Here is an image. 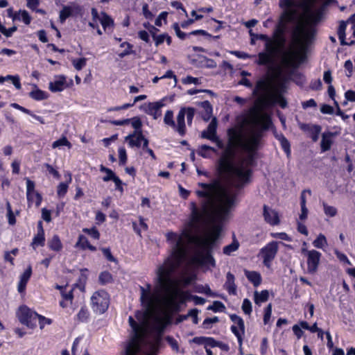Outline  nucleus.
I'll list each match as a JSON object with an SVG mask.
<instances>
[{
    "instance_id": "57",
    "label": "nucleus",
    "mask_w": 355,
    "mask_h": 355,
    "mask_svg": "<svg viewBox=\"0 0 355 355\" xmlns=\"http://www.w3.org/2000/svg\"><path fill=\"white\" fill-rule=\"evenodd\" d=\"M218 322V317H214V318H209L204 320L203 322V326L205 328L208 329L209 328V325L213 323H216Z\"/></svg>"
},
{
    "instance_id": "51",
    "label": "nucleus",
    "mask_w": 355,
    "mask_h": 355,
    "mask_svg": "<svg viewBox=\"0 0 355 355\" xmlns=\"http://www.w3.org/2000/svg\"><path fill=\"white\" fill-rule=\"evenodd\" d=\"M34 316L38 318L39 322L40 324V328L42 329L44 324H50L51 323V320L49 318H46L44 316L39 315L37 313H34Z\"/></svg>"
},
{
    "instance_id": "47",
    "label": "nucleus",
    "mask_w": 355,
    "mask_h": 355,
    "mask_svg": "<svg viewBox=\"0 0 355 355\" xmlns=\"http://www.w3.org/2000/svg\"><path fill=\"white\" fill-rule=\"evenodd\" d=\"M83 232L87 233L88 234H89L91 236H92L95 239H99L100 234H99L98 231L95 227L92 228V229L85 228L83 230Z\"/></svg>"
},
{
    "instance_id": "24",
    "label": "nucleus",
    "mask_w": 355,
    "mask_h": 355,
    "mask_svg": "<svg viewBox=\"0 0 355 355\" xmlns=\"http://www.w3.org/2000/svg\"><path fill=\"white\" fill-rule=\"evenodd\" d=\"M254 302L257 304H259L262 302H265L268 300L269 293L267 290L262 291L261 292L255 291L254 293Z\"/></svg>"
},
{
    "instance_id": "42",
    "label": "nucleus",
    "mask_w": 355,
    "mask_h": 355,
    "mask_svg": "<svg viewBox=\"0 0 355 355\" xmlns=\"http://www.w3.org/2000/svg\"><path fill=\"white\" fill-rule=\"evenodd\" d=\"M86 58H82L72 61L73 65L76 70H80L86 64Z\"/></svg>"
},
{
    "instance_id": "64",
    "label": "nucleus",
    "mask_w": 355,
    "mask_h": 355,
    "mask_svg": "<svg viewBox=\"0 0 355 355\" xmlns=\"http://www.w3.org/2000/svg\"><path fill=\"white\" fill-rule=\"evenodd\" d=\"M182 82L184 84L193 83V84L196 85V84H198V79L196 78H193L192 76H188L185 78L183 79Z\"/></svg>"
},
{
    "instance_id": "16",
    "label": "nucleus",
    "mask_w": 355,
    "mask_h": 355,
    "mask_svg": "<svg viewBox=\"0 0 355 355\" xmlns=\"http://www.w3.org/2000/svg\"><path fill=\"white\" fill-rule=\"evenodd\" d=\"M347 22L345 21H340L338 28L337 33H338V38H339L342 45L351 46V45L355 44V41L351 40L349 42H347L345 41V37H346L345 31H346V28H347Z\"/></svg>"
},
{
    "instance_id": "6",
    "label": "nucleus",
    "mask_w": 355,
    "mask_h": 355,
    "mask_svg": "<svg viewBox=\"0 0 355 355\" xmlns=\"http://www.w3.org/2000/svg\"><path fill=\"white\" fill-rule=\"evenodd\" d=\"M92 302L97 311L103 313L109 306V295L104 291L95 292L92 296Z\"/></svg>"
},
{
    "instance_id": "58",
    "label": "nucleus",
    "mask_w": 355,
    "mask_h": 355,
    "mask_svg": "<svg viewBox=\"0 0 355 355\" xmlns=\"http://www.w3.org/2000/svg\"><path fill=\"white\" fill-rule=\"evenodd\" d=\"M42 217L46 222L49 223L51 220V211L46 208L42 209Z\"/></svg>"
},
{
    "instance_id": "63",
    "label": "nucleus",
    "mask_w": 355,
    "mask_h": 355,
    "mask_svg": "<svg viewBox=\"0 0 355 355\" xmlns=\"http://www.w3.org/2000/svg\"><path fill=\"white\" fill-rule=\"evenodd\" d=\"M142 11L143 14L145 16L146 19H152L153 18V14L152 12L148 10V6L146 3L142 7Z\"/></svg>"
},
{
    "instance_id": "14",
    "label": "nucleus",
    "mask_w": 355,
    "mask_h": 355,
    "mask_svg": "<svg viewBox=\"0 0 355 355\" xmlns=\"http://www.w3.org/2000/svg\"><path fill=\"white\" fill-rule=\"evenodd\" d=\"M218 121L216 117H213L211 121L208 125V127L206 130H204L201 133V137L203 139H207L210 141H212L217 137L216 135V128H217Z\"/></svg>"
},
{
    "instance_id": "41",
    "label": "nucleus",
    "mask_w": 355,
    "mask_h": 355,
    "mask_svg": "<svg viewBox=\"0 0 355 355\" xmlns=\"http://www.w3.org/2000/svg\"><path fill=\"white\" fill-rule=\"evenodd\" d=\"M207 150L215 151V149L209 146L202 145L198 150V155L203 157H208L209 155L207 153Z\"/></svg>"
},
{
    "instance_id": "62",
    "label": "nucleus",
    "mask_w": 355,
    "mask_h": 355,
    "mask_svg": "<svg viewBox=\"0 0 355 355\" xmlns=\"http://www.w3.org/2000/svg\"><path fill=\"white\" fill-rule=\"evenodd\" d=\"M168 13L166 12H162L159 14L158 17L155 19V24L157 26L162 25V19L166 20Z\"/></svg>"
},
{
    "instance_id": "17",
    "label": "nucleus",
    "mask_w": 355,
    "mask_h": 355,
    "mask_svg": "<svg viewBox=\"0 0 355 355\" xmlns=\"http://www.w3.org/2000/svg\"><path fill=\"white\" fill-rule=\"evenodd\" d=\"M65 85V78L64 76H60L58 79L49 83V89L53 92H61L64 89Z\"/></svg>"
},
{
    "instance_id": "1",
    "label": "nucleus",
    "mask_w": 355,
    "mask_h": 355,
    "mask_svg": "<svg viewBox=\"0 0 355 355\" xmlns=\"http://www.w3.org/2000/svg\"><path fill=\"white\" fill-rule=\"evenodd\" d=\"M202 189L196 191L200 198V210L195 202L191 203V218L187 227L178 236L170 232L166 234L168 241L175 242L171 255L163 263L159 265L155 271V277L159 268L165 266L170 269V277L180 288V280L175 277L174 272L180 265L187 254L186 243L190 245V262L198 266H216L211 255L213 245L218 239L221 227L214 225L210 231L199 234L201 223L206 220L220 222L227 218L231 209L235 205L236 193L223 185L220 179H214L211 183H198Z\"/></svg>"
},
{
    "instance_id": "50",
    "label": "nucleus",
    "mask_w": 355,
    "mask_h": 355,
    "mask_svg": "<svg viewBox=\"0 0 355 355\" xmlns=\"http://www.w3.org/2000/svg\"><path fill=\"white\" fill-rule=\"evenodd\" d=\"M198 310L194 309L190 310L187 315L184 316V318H187L188 317L191 316L193 318V323L197 324L198 323Z\"/></svg>"
},
{
    "instance_id": "21",
    "label": "nucleus",
    "mask_w": 355,
    "mask_h": 355,
    "mask_svg": "<svg viewBox=\"0 0 355 355\" xmlns=\"http://www.w3.org/2000/svg\"><path fill=\"white\" fill-rule=\"evenodd\" d=\"M245 275L250 282H251L254 286H258L261 282V277L260 274L256 271H249L245 270Z\"/></svg>"
},
{
    "instance_id": "7",
    "label": "nucleus",
    "mask_w": 355,
    "mask_h": 355,
    "mask_svg": "<svg viewBox=\"0 0 355 355\" xmlns=\"http://www.w3.org/2000/svg\"><path fill=\"white\" fill-rule=\"evenodd\" d=\"M277 250L278 243L276 241L269 243L261 250V253L263 255L265 266H270V263L275 257Z\"/></svg>"
},
{
    "instance_id": "20",
    "label": "nucleus",
    "mask_w": 355,
    "mask_h": 355,
    "mask_svg": "<svg viewBox=\"0 0 355 355\" xmlns=\"http://www.w3.org/2000/svg\"><path fill=\"white\" fill-rule=\"evenodd\" d=\"M198 104L204 110V112L202 114V118L205 121H209L212 115V106L211 103L209 101H205L203 102H200Z\"/></svg>"
},
{
    "instance_id": "59",
    "label": "nucleus",
    "mask_w": 355,
    "mask_h": 355,
    "mask_svg": "<svg viewBox=\"0 0 355 355\" xmlns=\"http://www.w3.org/2000/svg\"><path fill=\"white\" fill-rule=\"evenodd\" d=\"M345 98L350 102L355 103V91L349 89L345 93Z\"/></svg>"
},
{
    "instance_id": "39",
    "label": "nucleus",
    "mask_w": 355,
    "mask_h": 355,
    "mask_svg": "<svg viewBox=\"0 0 355 355\" xmlns=\"http://www.w3.org/2000/svg\"><path fill=\"white\" fill-rule=\"evenodd\" d=\"M326 244V238L322 234H320L318 237L313 241L314 246L318 248H323Z\"/></svg>"
},
{
    "instance_id": "10",
    "label": "nucleus",
    "mask_w": 355,
    "mask_h": 355,
    "mask_svg": "<svg viewBox=\"0 0 355 355\" xmlns=\"http://www.w3.org/2000/svg\"><path fill=\"white\" fill-rule=\"evenodd\" d=\"M26 180L27 200L29 202H31L33 200V193H35L36 198L35 205L38 207L42 202V196L39 193L35 192V182L28 178H26Z\"/></svg>"
},
{
    "instance_id": "23",
    "label": "nucleus",
    "mask_w": 355,
    "mask_h": 355,
    "mask_svg": "<svg viewBox=\"0 0 355 355\" xmlns=\"http://www.w3.org/2000/svg\"><path fill=\"white\" fill-rule=\"evenodd\" d=\"M68 175V180L66 181V182H61L59 184L57 188V193L59 197H63L68 189L69 184L71 182V173H67Z\"/></svg>"
},
{
    "instance_id": "61",
    "label": "nucleus",
    "mask_w": 355,
    "mask_h": 355,
    "mask_svg": "<svg viewBox=\"0 0 355 355\" xmlns=\"http://www.w3.org/2000/svg\"><path fill=\"white\" fill-rule=\"evenodd\" d=\"M125 46H126L127 48L123 51V52L119 54V56L121 58H123L124 56L129 55L130 53V49H131L132 46L128 42H123L121 44V47H124Z\"/></svg>"
},
{
    "instance_id": "19",
    "label": "nucleus",
    "mask_w": 355,
    "mask_h": 355,
    "mask_svg": "<svg viewBox=\"0 0 355 355\" xmlns=\"http://www.w3.org/2000/svg\"><path fill=\"white\" fill-rule=\"evenodd\" d=\"M225 286L230 294H236V286L234 282V276L230 272L227 273V281L225 284Z\"/></svg>"
},
{
    "instance_id": "13",
    "label": "nucleus",
    "mask_w": 355,
    "mask_h": 355,
    "mask_svg": "<svg viewBox=\"0 0 355 355\" xmlns=\"http://www.w3.org/2000/svg\"><path fill=\"white\" fill-rule=\"evenodd\" d=\"M298 125L302 130L310 135V137L312 138L313 141H316L318 139L319 134L321 131V128L319 125L303 123H299Z\"/></svg>"
},
{
    "instance_id": "44",
    "label": "nucleus",
    "mask_w": 355,
    "mask_h": 355,
    "mask_svg": "<svg viewBox=\"0 0 355 355\" xmlns=\"http://www.w3.org/2000/svg\"><path fill=\"white\" fill-rule=\"evenodd\" d=\"M224 309H225L224 304L222 302H219V301L214 302L213 304L210 305L208 307L209 310H212L214 311H221V310H223Z\"/></svg>"
},
{
    "instance_id": "4",
    "label": "nucleus",
    "mask_w": 355,
    "mask_h": 355,
    "mask_svg": "<svg viewBox=\"0 0 355 355\" xmlns=\"http://www.w3.org/2000/svg\"><path fill=\"white\" fill-rule=\"evenodd\" d=\"M261 130L250 128L241 132L236 128L227 130V143L224 146L216 137L212 140L223 149L217 162L220 178L227 184L240 189L250 182L252 170L261 146Z\"/></svg>"
},
{
    "instance_id": "60",
    "label": "nucleus",
    "mask_w": 355,
    "mask_h": 355,
    "mask_svg": "<svg viewBox=\"0 0 355 355\" xmlns=\"http://www.w3.org/2000/svg\"><path fill=\"white\" fill-rule=\"evenodd\" d=\"M205 345L206 348L207 346H210L211 347H214L216 346H220V344L218 342L216 341L212 338H206V341H205Z\"/></svg>"
},
{
    "instance_id": "15",
    "label": "nucleus",
    "mask_w": 355,
    "mask_h": 355,
    "mask_svg": "<svg viewBox=\"0 0 355 355\" xmlns=\"http://www.w3.org/2000/svg\"><path fill=\"white\" fill-rule=\"evenodd\" d=\"M185 114L186 112H184V110L180 109L177 116V125H175V128L178 132L182 136L184 135L186 132Z\"/></svg>"
},
{
    "instance_id": "55",
    "label": "nucleus",
    "mask_w": 355,
    "mask_h": 355,
    "mask_svg": "<svg viewBox=\"0 0 355 355\" xmlns=\"http://www.w3.org/2000/svg\"><path fill=\"white\" fill-rule=\"evenodd\" d=\"M166 340L171 346L173 349L175 350L176 352H178V349H179L178 344L174 338H173L171 336H167L166 338Z\"/></svg>"
},
{
    "instance_id": "32",
    "label": "nucleus",
    "mask_w": 355,
    "mask_h": 355,
    "mask_svg": "<svg viewBox=\"0 0 355 355\" xmlns=\"http://www.w3.org/2000/svg\"><path fill=\"white\" fill-rule=\"evenodd\" d=\"M71 15V8L69 6H64L60 12V20L63 23L67 18Z\"/></svg>"
},
{
    "instance_id": "48",
    "label": "nucleus",
    "mask_w": 355,
    "mask_h": 355,
    "mask_svg": "<svg viewBox=\"0 0 355 355\" xmlns=\"http://www.w3.org/2000/svg\"><path fill=\"white\" fill-rule=\"evenodd\" d=\"M334 253L336 254L338 259L341 261V262H343L344 263H347L348 265H351V262L349 261V260L348 259L347 257L345 254H343L340 252H338V250H334Z\"/></svg>"
},
{
    "instance_id": "8",
    "label": "nucleus",
    "mask_w": 355,
    "mask_h": 355,
    "mask_svg": "<svg viewBox=\"0 0 355 355\" xmlns=\"http://www.w3.org/2000/svg\"><path fill=\"white\" fill-rule=\"evenodd\" d=\"M302 251L306 252L307 256L308 272L309 273L315 272L319 264L320 254L314 250H306L303 249Z\"/></svg>"
},
{
    "instance_id": "34",
    "label": "nucleus",
    "mask_w": 355,
    "mask_h": 355,
    "mask_svg": "<svg viewBox=\"0 0 355 355\" xmlns=\"http://www.w3.org/2000/svg\"><path fill=\"white\" fill-rule=\"evenodd\" d=\"M239 245L237 241H234L223 248V253L227 255H230L232 252L236 251L238 249Z\"/></svg>"
},
{
    "instance_id": "30",
    "label": "nucleus",
    "mask_w": 355,
    "mask_h": 355,
    "mask_svg": "<svg viewBox=\"0 0 355 355\" xmlns=\"http://www.w3.org/2000/svg\"><path fill=\"white\" fill-rule=\"evenodd\" d=\"M164 122L166 125L175 128V123L173 120V112L171 110H168L164 117Z\"/></svg>"
},
{
    "instance_id": "28",
    "label": "nucleus",
    "mask_w": 355,
    "mask_h": 355,
    "mask_svg": "<svg viewBox=\"0 0 355 355\" xmlns=\"http://www.w3.org/2000/svg\"><path fill=\"white\" fill-rule=\"evenodd\" d=\"M15 19H21L26 24L28 25L31 23V17L26 10H22L20 11L18 14H15L13 20Z\"/></svg>"
},
{
    "instance_id": "37",
    "label": "nucleus",
    "mask_w": 355,
    "mask_h": 355,
    "mask_svg": "<svg viewBox=\"0 0 355 355\" xmlns=\"http://www.w3.org/2000/svg\"><path fill=\"white\" fill-rule=\"evenodd\" d=\"M112 280V276L109 272H103L99 275V281L103 284L111 282Z\"/></svg>"
},
{
    "instance_id": "56",
    "label": "nucleus",
    "mask_w": 355,
    "mask_h": 355,
    "mask_svg": "<svg viewBox=\"0 0 355 355\" xmlns=\"http://www.w3.org/2000/svg\"><path fill=\"white\" fill-rule=\"evenodd\" d=\"M102 252L110 261L116 262V259L112 256L109 248H102Z\"/></svg>"
},
{
    "instance_id": "3",
    "label": "nucleus",
    "mask_w": 355,
    "mask_h": 355,
    "mask_svg": "<svg viewBox=\"0 0 355 355\" xmlns=\"http://www.w3.org/2000/svg\"><path fill=\"white\" fill-rule=\"evenodd\" d=\"M169 272L170 269L162 266L155 277V291L159 295L152 292L150 284L140 286V300L144 311H137L135 315L140 324L136 322L132 316L129 317L132 333L122 355H137L139 353L150 319L153 320V328L162 334L170 322V315L179 311L180 304L187 300L188 293L177 288L175 282L170 277Z\"/></svg>"
},
{
    "instance_id": "25",
    "label": "nucleus",
    "mask_w": 355,
    "mask_h": 355,
    "mask_svg": "<svg viewBox=\"0 0 355 355\" xmlns=\"http://www.w3.org/2000/svg\"><path fill=\"white\" fill-rule=\"evenodd\" d=\"M332 134L330 132L324 133L321 141V148L326 151L331 148Z\"/></svg>"
},
{
    "instance_id": "22",
    "label": "nucleus",
    "mask_w": 355,
    "mask_h": 355,
    "mask_svg": "<svg viewBox=\"0 0 355 355\" xmlns=\"http://www.w3.org/2000/svg\"><path fill=\"white\" fill-rule=\"evenodd\" d=\"M49 248L53 251L60 252L62 249V242L58 235H54L48 241Z\"/></svg>"
},
{
    "instance_id": "5",
    "label": "nucleus",
    "mask_w": 355,
    "mask_h": 355,
    "mask_svg": "<svg viewBox=\"0 0 355 355\" xmlns=\"http://www.w3.org/2000/svg\"><path fill=\"white\" fill-rule=\"evenodd\" d=\"M302 54L295 52L292 49L286 51L282 56L280 64L270 66V76L259 80L252 95L258 96L254 105L250 109L249 123L254 126L260 125V128L255 130H268L271 124V119L267 113H263L265 106L279 103L282 108L287 107L286 99L282 94L286 92L288 82L293 73V71L298 68L302 62Z\"/></svg>"
},
{
    "instance_id": "52",
    "label": "nucleus",
    "mask_w": 355,
    "mask_h": 355,
    "mask_svg": "<svg viewBox=\"0 0 355 355\" xmlns=\"http://www.w3.org/2000/svg\"><path fill=\"white\" fill-rule=\"evenodd\" d=\"M166 37V34H161L159 35H155V33H153V37L155 42V45L159 46L165 40V37Z\"/></svg>"
},
{
    "instance_id": "11",
    "label": "nucleus",
    "mask_w": 355,
    "mask_h": 355,
    "mask_svg": "<svg viewBox=\"0 0 355 355\" xmlns=\"http://www.w3.org/2000/svg\"><path fill=\"white\" fill-rule=\"evenodd\" d=\"M145 139L141 130H135L132 134L125 137V141L128 142L130 147H140L141 142H143Z\"/></svg>"
},
{
    "instance_id": "35",
    "label": "nucleus",
    "mask_w": 355,
    "mask_h": 355,
    "mask_svg": "<svg viewBox=\"0 0 355 355\" xmlns=\"http://www.w3.org/2000/svg\"><path fill=\"white\" fill-rule=\"evenodd\" d=\"M181 110H184V112H186L185 116H187V123L191 125L195 115V109L193 107H182Z\"/></svg>"
},
{
    "instance_id": "31",
    "label": "nucleus",
    "mask_w": 355,
    "mask_h": 355,
    "mask_svg": "<svg viewBox=\"0 0 355 355\" xmlns=\"http://www.w3.org/2000/svg\"><path fill=\"white\" fill-rule=\"evenodd\" d=\"M44 233H37V235L34 237L31 245L34 248L35 245L43 246L44 245Z\"/></svg>"
},
{
    "instance_id": "2",
    "label": "nucleus",
    "mask_w": 355,
    "mask_h": 355,
    "mask_svg": "<svg viewBox=\"0 0 355 355\" xmlns=\"http://www.w3.org/2000/svg\"><path fill=\"white\" fill-rule=\"evenodd\" d=\"M332 0H280L285 9L280 21L269 38L266 35H257L265 40V52L259 53L257 64L275 66L276 55L280 53L279 63L283 54L293 49L302 54V62L306 59L307 48L315 38L314 26L321 20L327 7Z\"/></svg>"
},
{
    "instance_id": "49",
    "label": "nucleus",
    "mask_w": 355,
    "mask_h": 355,
    "mask_svg": "<svg viewBox=\"0 0 355 355\" xmlns=\"http://www.w3.org/2000/svg\"><path fill=\"white\" fill-rule=\"evenodd\" d=\"M271 313H272V304H268V306L266 309L265 314L263 316V322L265 324H267L268 322V321L270 318V316H271Z\"/></svg>"
},
{
    "instance_id": "45",
    "label": "nucleus",
    "mask_w": 355,
    "mask_h": 355,
    "mask_svg": "<svg viewBox=\"0 0 355 355\" xmlns=\"http://www.w3.org/2000/svg\"><path fill=\"white\" fill-rule=\"evenodd\" d=\"M119 158L120 164H125L127 161L126 151L124 148H120L119 149Z\"/></svg>"
},
{
    "instance_id": "18",
    "label": "nucleus",
    "mask_w": 355,
    "mask_h": 355,
    "mask_svg": "<svg viewBox=\"0 0 355 355\" xmlns=\"http://www.w3.org/2000/svg\"><path fill=\"white\" fill-rule=\"evenodd\" d=\"M19 318L21 323L28 324L30 319L34 315L27 307H21L19 310Z\"/></svg>"
},
{
    "instance_id": "43",
    "label": "nucleus",
    "mask_w": 355,
    "mask_h": 355,
    "mask_svg": "<svg viewBox=\"0 0 355 355\" xmlns=\"http://www.w3.org/2000/svg\"><path fill=\"white\" fill-rule=\"evenodd\" d=\"M242 309L245 314L250 315L252 312V304L249 300L245 299L243 302Z\"/></svg>"
},
{
    "instance_id": "46",
    "label": "nucleus",
    "mask_w": 355,
    "mask_h": 355,
    "mask_svg": "<svg viewBox=\"0 0 355 355\" xmlns=\"http://www.w3.org/2000/svg\"><path fill=\"white\" fill-rule=\"evenodd\" d=\"M173 28L175 32L176 35L181 40L185 39L187 34L181 31L179 24L178 23H175L173 25Z\"/></svg>"
},
{
    "instance_id": "29",
    "label": "nucleus",
    "mask_w": 355,
    "mask_h": 355,
    "mask_svg": "<svg viewBox=\"0 0 355 355\" xmlns=\"http://www.w3.org/2000/svg\"><path fill=\"white\" fill-rule=\"evenodd\" d=\"M103 180L104 182H108L110 180H113L114 182L115 183L116 188L117 189H119L121 193H122L123 191V189L122 187V182L117 176L115 175V174L114 175H112V178L103 177Z\"/></svg>"
},
{
    "instance_id": "33",
    "label": "nucleus",
    "mask_w": 355,
    "mask_h": 355,
    "mask_svg": "<svg viewBox=\"0 0 355 355\" xmlns=\"http://www.w3.org/2000/svg\"><path fill=\"white\" fill-rule=\"evenodd\" d=\"M62 146H66L69 148H70L71 147V143L67 140V137H62L60 139L54 141L52 144V147L53 148H58V147Z\"/></svg>"
},
{
    "instance_id": "53",
    "label": "nucleus",
    "mask_w": 355,
    "mask_h": 355,
    "mask_svg": "<svg viewBox=\"0 0 355 355\" xmlns=\"http://www.w3.org/2000/svg\"><path fill=\"white\" fill-rule=\"evenodd\" d=\"M131 124H132V126L135 129V130H137V131L141 130L140 128L142 125V123L139 118H137V117L133 118L131 120Z\"/></svg>"
},
{
    "instance_id": "38",
    "label": "nucleus",
    "mask_w": 355,
    "mask_h": 355,
    "mask_svg": "<svg viewBox=\"0 0 355 355\" xmlns=\"http://www.w3.org/2000/svg\"><path fill=\"white\" fill-rule=\"evenodd\" d=\"M282 148L288 155L290 154V143L284 136L281 135L279 137Z\"/></svg>"
},
{
    "instance_id": "9",
    "label": "nucleus",
    "mask_w": 355,
    "mask_h": 355,
    "mask_svg": "<svg viewBox=\"0 0 355 355\" xmlns=\"http://www.w3.org/2000/svg\"><path fill=\"white\" fill-rule=\"evenodd\" d=\"M164 105L163 100L148 103L144 105V111L146 114L153 116L154 119H157L162 115L161 108Z\"/></svg>"
},
{
    "instance_id": "26",
    "label": "nucleus",
    "mask_w": 355,
    "mask_h": 355,
    "mask_svg": "<svg viewBox=\"0 0 355 355\" xmlns=\"http://www.w3.org/2000/svg\"><path fill=\"white\" fill-rule=\"evenodd\" d=\"M76 246L80 247L83 249H85L86 248H87L92 251L96 250V248L90 245L87 239L83 235L79 236L78 241L76 243Z\"/></svg>"
},
{
    "instance_id": "40",
    "label": "nucleus",
    "mask_w": 355,
    "mask_h": 355,
    "mask_svg": "<svg viewBox=\"0 0 355 355\" xmlns=\"http://www.w3.org/2000/svg\"><path fill=\"white\" fill-rule=\"evenodd\" d=\"M230 318L232 322H234L239 326V327L240 328V329L242 331V334H243L244 333V322H243V320L239 316L234 315V314L230 316Z\"/></svg>"
},
{
    "instance_id": "54",
    "label": "nucleus",
    "mask_w": 355,
    "mask_h": 355,
    "mask_svg": "<svg viewBox=\"0 0 355 355\" xmlns=\"http://www.w3.org/2000/svg\"><path fill=\"white\" fill-rule=\"evenodd\" d=\"M32 273L31 266H28V268L24 272V273L21 275L20 279L28 282L30 279Z\"/></svg>"
},
{
    "instance_id": "27",
    "label": "nucleus",
    "mask_w": 355,
    "mask_h": 355,
    "mask_svg": "<svg viewBox=\"0 0 355 355\" xmlns=\"http://www.w3.org/2000/svg\"><path fill=\"white\" fill-rule=\"evenodd\" d=\"M101 15V17L99 19V20L104 28L108 26H114L113 19L107 13L102 12Z\"/></svg>"
},
{
    "instance_id": "12",
    "label": "nucleus",
    "mask_w": 355,
    "mask_h": 355,
    "mask_svg": "<svg viewBox=\"0 0 355 355\" xmlns=\"http://www.w3.org/2000/svg\"><path fill=\"white\" fill-rule=\"evenodd\" d=\"M263 216L265 220L272 225H277L279 223L277 211L268 207L267 205H263Z\"/></svg>"
},
{
    "instance_id": "36",
    "label": "nucleus",
    "mask_w": 355,
    "mask_h": 355,
    "mask_svg": "<svg viewBox=\"0 0 355 355\" xmlns=\"http://www.w3.org/2000/svg\"><path fill=\"white\" fill-rule=\"evenodd\" d=\"M29 95L32 98L37 101L43 100L46 98L44 92L40 89L31 92Z\"/></svg>"
}]
</instances>
